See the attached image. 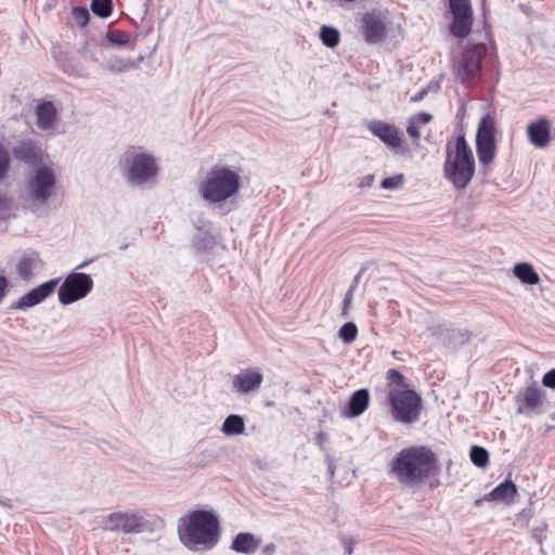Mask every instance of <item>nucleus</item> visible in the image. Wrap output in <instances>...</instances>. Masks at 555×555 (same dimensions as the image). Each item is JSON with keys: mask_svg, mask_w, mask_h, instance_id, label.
Wrapping results in <instances>:
<instances>
[{"mask_svg": "<svg viewBox=\"0 0 555 555\" xmlns=\"http://www.w3.org/2000/svg\"><path fill=\"white\" fill-rule=\"evenodd\" d=\"M436 470L435 453L422 446L402 449L392 459L389 474L401 486L415 488L423 485Z\"/></svg>", "mask_w": 555, "mask_h": 555, "instance_id": "f257e3e1", "label": "nucleus"}, {"mask_svg": "<svg viewBox=\"0 0 555 555\" xmlns=\"http://www.w3.org/2000/svg\"><path fill=\"white\" fill-rule=\"evenodd\" d=\"M178 534L181 543L191 551L211 550L219 541V520L211 512L194 511L179 519Z\"/></svg>", "mask_w": 555, "mask_h": 555, "instance_id": "f03ea898", "label": "nucleus"}, {"mask_svg": "<svg viewBox=\"0 0 555 555\" xmlns=\"http://www.w3.org/2000/svg\"><path fill=\"white\" fill-rule=\"evenodd\" d=\"M476 165L475 158L465 137L459 135L454 146L446 147V160L443 164L444 178L456 190H464L470 183Z\"/></svg>", "mask_w": 555, "mask_h": 555, "instance_id": "7ed1b4c3", "label": "nucleus"}, {"mask_svg": "<svg viewBox=\"0 0 555 555\" xmlns=\"http://www.w3.org/2000/svg\"><path fill=\"white\" fill-rule=\"evenodd\" d=\"M241 186L237 171L227 166L210 168L198 183L199 196L209 204H220L234 196Z\"/></svg>", "mask_w": 555, "mask_h": 555, "instance_id": "20e7f679", "label": "nucleus"}, {"mask_svg": "<svg viewBox=\"0 0 555 555\" xmlns=\"http://www.w3.org/2000/svg\"><path fill=\"white\" fill-rule=\"evenodd\" d=\"M162 520L144 509H128L111 513L104 519L103 528L111 532L143 533L153 531Z\"/></svg>", "mask_w": 555, "mask_h": 555, "instance_id": "39448f33", "label": "nucleus"}, {"mask_svg": "<svg viewBox=\"0 0 555 555\" xmlns=\"http://www.w3.org/2000/svg\"><path fill=\"white\" fill-rule=\"evenodd\" d=\"M125 177L128 182L141 185L154 179L158 171L156 158L141 147H131L122 156Z\"/></svg>", "mask_w": 555, "mask_h": 555, "instance_id": "423d86ee", "label": "nucleus"}, {"mask_svg": "<svg viewBox=\"0 0 555 555\" xmlns=\"http://www.w3.org/2000/svg\"><path fill=\"white\" fill-rule=\"evenodd\" d=\"M27 197L35 204L42 206L56 195L57 173L51 165H40L34 168L27 178Z\"/></svg>", "mask_w": 555, "mask_h": 555, "instance_id": "0eeeda50", "label": "nucleus"}, {"mask_svg": "<svg viewBox=\"0 0 555 555\" xmlns=\"http://www.w3.org/2000/svg\"><path fill=\"white\" fill-rule=\"evenodd\" d=\"M386 400L395 421L402 424H413L418 421L422 398L414 390H392L387 393Z\"/></svg>", "mask_w": 555, "mask_h": 555, "instance_id": "6e6552de", "label": "nucleus"}, {"mask_svg": "<svg viewBox=\"0 0 555 555\" xmlns=\"http://www.w3.org/2000/svg\"><path fill=\"white\" fill-rule=\"evenodd\" d=\"M487 55V46L476 43L468 47L455 65V76L464 85H472L482 69V60Z\"/></svg>", "mask_w": 555, "mask_h": 555, "instance_id": "1a4fd4ad", "label": "nucleus"}, {"mask_svg": "<svg viewBox=\"0 0 555 555\" xmlns=\"http://www.w3.org/2000/svg\"><path fill=\"white\" fill-rule=\"evenodd\" d=\"M495 119L492 115H485L477 128L476 152L485 175L495 155Z\"/></svg>", "mask_w": 555, "mask_h": 555, "instance_id": "9d476101", "label": "nucleus"}, {"mask_svg": "<svg viewBox=\"0 0 555 555\" xmlns=\"http://www.w3.org/2000/svg\"><path fill=\"white\" fill-rule=\"evenodd\" d=\"M92 287L93 281L89 274L73 272L65 278L59 288V300L62 305H70L85 298Z\"/></svg>", "mask_w": 555, "mask_h": 555, "instance_id": "9b49d317", "label": "nucleus"}, {"mask_svg": "<svg viewBox=\"0 0 555 555\" xmlns=\"http://www.w3.org/2000/svg\"><path fill=\"white\" fill-rule=\"evenodd\" d=\"M361 22L363 37L367 43H378L385 38L388 23L387 13L379 10H372L362 16Z\"/></svg>", "mask_w": 555, "mask_h": 555, "instance_id": "f8f14e48", "label": "nucleus"}, {"mask_svg": "<svg viewBox=\"0 0 555 555\" xmlns=\"http://www.w3.org/2000/svg\"><path fill=\"white\" fill-rule=\"evenodd\" d=\"M370 132L377 137L387 147L396 153L400 152L403 142V132L393 124L383 120H370L366 124Z\"/></svg>", "mask_w": 555, "mask_h": 555, "instance_id": "ddd939ff", "label": "nucleus"}, {"mask_svg": "<svg viewBox=\"0 0 555 555\" xmlns=\"http://www.w3.org/2000/svg\"><path fill=\"white\" fill-rule=\"evenodd\" d=\"M544 401V391L533 383L516 396L517 412L527 416L541 414L543 412Z\"/></svg>", "mask_w": 555, "mask_h": 555, "instance_id": "4468645a", "label": "nucleus"}, {"mask_svg": "<svg viewBox=\"0 0 555 555\" xmlns=\"http://www.w3.org/2000/svg\"><path fill=\"white\" fill-rule=\"evenodd\" d=\"M44 268L40 254L34 249L23 250L16 257L15 270L21 280L29 282Z\"/></svg>", "mask_w": 555, "mask_h": 555, "instance_id": "2eb2a0df", "label": "nucleus"}, {"mask_svg": "<svg viewBox=\"0 0 555 555\" xmlns=\"http://www.w3.org/2000/svg\"><path fill=\"white\" fill-rule=\"evenodd\" d=\"M59 282V279H53L42 283L22 296L17 301L13 302L11 308L15 310H26L42 302L54 293Z\"/></svg>", "mask_w": 555, "mask_h": 555, "instance_id": "dca6fc26", "label": "nucleus"}, {"mask_svg": "<svg viewBox=\"0 0 555 555\" xmlns=\"http://www.w3.org/2000/svg\"><path fill=\"white\" fill-rule=\"evenodd\" d=\"M196 232L192 236L191 249L196 256H203L210 253L217 240L212 233V224L209 221H202L201 224H195Z\"/></svg>", "mask_w": 555, "mask_h": 555, "instance_id": "f3484780", "label": "nucleus"}, {"mask_svg": "<svg viewBox=\"0 0 555 555\" xmlns=\"http://www.w3.org/2000/svg\"><path fill=\"white\" fill-rule=\"evenodd\" d=\"M263 382V375L253 369L241 371L233 377L232 389L240 395H247L259 390Z\"/></svg>", "mask_w": 555, "mask_h": 555, "instance_id": "a211bd4d", "label": "nucleus"}, {"mask_svg": "<svg viewBox=\"0 0 555 555\" xmlns=\"http://www.w3.org/2000/svg\"><path fill=\"white\" fill-rule=\"evenodd\" d=\"M13 154L16 159L29 165H42V151L33 140H23L13 147Z\"/></svg>", "mask_w": 555, "mask_h": 555, "instance_id": "6ab92c4d", "label": "nucleus"}, {"mask_svg": "<svg viewBox=\"0 0 555 555\" xmlns=\"http://www.w3.org/2000/svg\"><path fill=\"white\" fill-rule=\"evenodd\" d=\"M530 142L537 147H545L551 140V122L547 118L541 117L531 122L527 128Z\"/></svg>", "mask_w": 555, "mask_h": 555, "instance_id": "aec40b11", "label": "nucleus"}, {"mask_svg": "<svg viewBox=\"0 0 555 555\" xmlns=\"http://www.w3.org/2000/svg\"><path fill=\"white\" fill-rule=\"evenodd\" d=\"M369 403V390L365 388L358 389L350 397L347 408L341 411V415L350 418L357 417L366 411Z\"/></svg>", "mask_w": 555, "mask_h": 555, "instance_id": "412c9836", "label": "nucleus"}, {"mask_svg": "<svg viewBox=\"0 0 555 555\" xmlns=\"http://www.w3.org/2000/svg\"><path fill=\"white\" fill-rule=\"evenodd\" d=\"M260 545V540L254 534L248 532L237 533L233 541L231 548L236 553L254 554Z\"/></svg>", "mask_w": 555, "mask_h": 555, "instance_id": "4be33fe9", "label": "nucleus"}, {"mask_svg": "<svg viewBox=\"0 0 555 555\" xmlns=\"http://www.w3.org/2000/svg\"><path fill=\"white\" fill-rule=\"evenodd\" d=\"M516 486L512 480H505L485 495L487 501L511 503L516 494Z\"/></svg>", "mask_w": 555, "mask_h": 555, "instance_id": "5701e85b", "label": "nucleus"}, {"mask_svg": "<svg viewBox=\"0 0 555 555\" xmlns=\"http://www.w3.org/2000/svg\"><path fill=\"white\" fill-rule=\"evenodd\" d=\"M37 126L40 129L49 130L53 127L56 109L52 102H43L36 108Z\"/></svg>", "mask_w": 555, "mask_h": 555, "instance_id": "b1692460", "label": "nucleus"}, {"mask_svg": "<svg viewBox=\"0 0 555 555\" xmlns=\"http://www.w3.org/2000/svg\"><path fill=\"white\" fill-rule=\"evenodd\" d=\"M433 119L429 113H418L409 118L406 132L413 140L415 145H418L421 139V127L427 125Z\"/></svg>", "mask_w": 555, "mask_h": 555, "instance_id": "393cba45", "label": "nucleus"}, {"mask_svg": "<svg viewBox=\"0 0 555 555\" xmlns=\"http://www.w3.org/2000/svg\"><path fill=\"white\" fill-rule=\"evenodd\" d=\"M513 272L515 276L524 284L535 285L540 282L539 274L534 271L530 263H517L515 264Z\"/></svg>", "mask_w": 555, "mask_h": 555, "instance_id": "a878e982", "label": "nucleus"}, {"mask_svg": "<svg viewBox=\"0 0 555 555\" xmlns=\"http://www.w3.org/2000/svg\"><path fill=\"white\" fill-rule=\"evenodd\" d=\"M473 26V15L453 16L450 31L456 38H465L469 35Z\"/></svg>", "mask_w": 555, "mask_h": 555, "instance_id": "bb28decb", "label": "nucleus"}, {"mask_svg": "<svg viewBox=\"0 0 555 555\" xmlns=\"http://www.w3.org/2000/svg\"><path fill=\"white\" fill-rule=\"evenodd\" d=\"M221 431L225 436H237L245 431V422L241 415L230 414L222 423Z\"/></svg>", "mask_w": 555, "mask_h": 555, "instance_id": "cd10ccee", "label": "nucleus"}, {"mask_svg": "<svg viewBox=\"0 0 555 555\" xmlns=\"http://www.w3.org/2000/svg\"><path fill=\"white\" fill-rule=\"evenodd\" d=\"M138 63L139 62L131 59L113 56L107 61L106 67L112 74L119 75L135 68Z\"/></svg>", "mask_w": 555, "mask_h": 555, "instance_id": "c85d7f7f", "label": "nucleus"}, {"mask_svg": "<svg viewBox=\"0 0 555 555\" xmlns=\"http://www.w3.org/2000/svg\"><path fill=\"white\" fill-rule=\"evenodd\" d=\"M387 393L392 390H406L409 389L405 384L404 376L396 369H390L387 371Z\"/></svg>", "mask_w": 555, "mask_h": 555, "instance_id": "c756f323", "label": "nucleus"}, {"mask_svg": "<svg viewBox=\"0 0 555 555\" xmlns=\"http://www.w3.org/2000/svg\"><path fill=\"white\" fill-rule=\"evenodd\" d=\"M320 39L325 47L333 49L339 44L340 34L335 27L323 25L320 29Z\"/></svg>", "mask_w": 555, "mask_h": 555, "instance_id": "7c9ffc66", "label": "nucleus"}, {"mask_svg": "<svg viewBox=\"0 0 555 555\" xmlns=\"http://www.w3.org/2000/svg\"><path fill=\"white\" fill-rule=\"evenodd\" d=\"M453 16L473 15L470 0H449Z\"/></svg>", "mask_w": 555, "mask_h": 555, "instance_id": "2f4dec72", "label": "nucleus"}, {"mask_svg": "<svg viewBox=\"0 0 555 555\" xmlns=\"http://www.w3.org/2000/svg\"><path fill=\"white\" fill-rule=\"evenodd\" d=\"M91 10L100 17H107L112 14L113 2L112 0H92Z\"/></svg>", "mask_w": 555, "mask_h": 555, "instance_id": "473e14b6", "label": "nucleus"}, {"mask_svg": "<svg viewBox=\"0 0 555 555\" xmlns=\"http://www.w3.org/2000/svg\"><path fill=\"white\" fill-rule=\"evenodd\" d=\"M469 456L472 462L478 467H483L489 460L488 451L485 448L478 446H474L470 449Z\"/></svg>", "mask_w": 555, "mask_h": 555, "instance_id": "72a5a7b5", "label": "nucleus"}, {"mask_svg": "<svg viewBox=\"0 0 555 555\" xmlns=\"http://www.w3.org/2000/svg\"><path fill=\"white\" fill-rule=\"evenodd\" d=\"M357 335H358V328H357V325L352 322L345 323L339 330V338L345 344L352 343L357 338Z\"/></svg>", "mask_w": 555, "mask_h": 555, "instance_id": "f704fd0d", "label": "nucleus"}, {"mask_svg": "<svg viewBox=\"0 0 555 555\" xmlns=\"http://www.w3.org/2000/svg\"><path fill=\"white\" fill-rule=\"evenodd\" d=\"M106 39L116 46L124 47L130 42V36L120 30H111L106 33Z\"/></svg>", "mask_w": 555, "mask_h": 555, "instance_id": "c9c22d12", "label": "nucleus"}, {"mask_svg": "<svg viewBox=\"0 0 555 555\" xmlns=\"http://www.w3.org/2000/svg\"><path fill=\"white\" fill-rule=\"evenodd\" d=\"M470 337V334L467 330L464 328H452L450 330L449 344L456 346L462 345L467 341Z\"/></svg>", "mask_w": 555, "mask_h": 555, "instance_id": "e433bc0d", "label": "nucleus"}, {"mask_svg": "<svg viewBox=\"0 0 555 555\" xmlns=\"http://www.w3.org/2000/svg\"><path fill=\"white\" fill-rule=\"evenodd\" d=\"M90 13L85 7H76L73 9V18L77 26L83 27L89 22Z\"/></svg>", "mask_w": 555, "mask_h": 555, "instance_id": "4c0bfd02", "label": "nucleus"}, {"mask_svg": "<svg viewBox=\"0 0 555 555\" xmlns=\"http://www.w3.org/2000/svg\"><path fill=\"white\" fill-rule=\"evenodd\" d=\"M404 176L402 173L385 178L382 181V188L385 190H397L403 185Z\"/></svg>", "mask_w": 555, "mask_h": 555, "instance_id": "58836bf2", "label": "nucleus"}, {"mask_svg": "<svg viewBox=\"0 0 555 555\" xmlns=\"http://www.w3.org/2000/svg\"><path fill=\"white\" fill-rule=\"evenodd\" d=\"M10 168V154L9 151L0 144V181L7 176Z\"/></svg>", "mask_w": 555, "mask_h": 555, "instance_id": "ea45409f", "label": "nucleus"}, {"mask_svg": "<svg viewBox=\"0 0 555 555\" xmlns=\"http://www.w3.org/2000/svg\"><path fill=\"white\" fill-rule=\"evenodd\" d=\"M542 383L545 387L555 389V369H552L551 371L544 374Z\"/></svg>", "mask_w": 555, "mask_h": 555, "instance_id": "a19ab883", "label": "nucleus"}, {"mask_svg": "<svg viewBox=\"0 0 555 555\" xmlns=\"http://www.w3.org/2000/svg\"><path fill=\"white\" fill-rule=\"evenodd\" d=\"M373 181H374V176L366 175L363 178H361V180L359 182V188H369L372 185Z\"/></svg>", "mask_w": 555, "mask_h": 555, "instance_id": "79ce46f5", "label": "nucleus"}, {"mask_svg": "<svg viewBox=\"0 0 555 555\" xmlns=\"http://www.w3.org/2000/svg\"><path fill=\"white\" fill-rule=\"evenodd\" d=\"M364 268H361L360 271L357 273V275L353 278L352 284L349 289L354 291L360 282L361 275L364 272Z\"/></svg>", "mask_w": 555, "mask_h": 555, "instance_id": "37998d69", "label": "nucleus"}, {"mask_svg": "<svg viewBox=\"0 0 555 555\" xmlns=\"http://www.w3.org/2000/svg\"><path fill=\"white\" fill-rule=\"evenodd\" d=\"M352 293L353 291L349 289L347 292V294L345 295V298H344V309L346 310L349 305L351 304V300H352Z\"/></svg>", "mask_w": 555, "mask_h": 555, "instance_id": "c03bdc74", "label": "nucleus"}, {"mask_svg": "<svg viewBox=\"0 0 555 555\" xmlns=\"http://www.w3.org/2000/svg\"><path fill=\"white\" fill-rule=\"evenodd\" d=\"M317 441L319 444H324L327 442V435L323 431H320L317 434V437H315Z\"/></svg>", "mask_w": 555, "mask_h": 555, "instance_id": "a18cd8bd", "label": "nucleus"}, {"mask_svg": "<svg viewBox=\"0 0 555 555\" xmlns=\"http://www.w3.org/2000/svg\"><path fill=\"white\" fill-rule=\"evenodd\" d=\"M275 551V546L274 544H268L263 547L262 552L266 554V555H272Z\"/></svg>", "mask_w": 555, "mask_h": 555, "instance_id": "49530a36", "label": "nucleus"}, {"mask_svg": "<svg viewBox=\"0 0 555 555\" xmlns=\"http://www.w3.org/2000/svg\"><path fill=\"white\" fill-rule=\"evenodd\" d=\"M425 94H426V90H423V91L418 92L417 94H415L412 98V101H414V102L420 101L424 98Z\"/></svg>", "mask_w": 555, "mask_h": 555, "instance_id": "de8ad7c7", "label": "nucleus"}, {"mask_svg": "<svg viewBox=\"0 0 555 555\" xmlns=\"http://www.w3.org/2000/svg\"><path fill=\"white\" fill-rule=\"evenodd\" d=\"M8 207V199L3 196H0V210L5 209Z\"/></svg>", "mask_w": 555, "mask_h": 555, "instance_id": "09e8293b", "label": "nucleus"}, {"mask_svg": "<svg viewBox=\"0 0 555 555\" xmlns=\"http://www.w3.org/2000/svg\"><path fill=\"white\" fill-rule=\"evenodd\" d=\"M345 551L348 555H351L352 552H353V547L351 545V543H345Z\"/></svg>", "mask_w": 555, "mask_h": 555, "instance_id": "8fccbe9b", "label": "nucleus"}, {"mask_svg": "<svg viewBox=\"0 0 555 555\" xmlns=\"http://www.w3.org/2000/svg\"><path fill=\"white\" fill-rule=\"evenodd\" d=\"M485 501H487V500L485 499V496H482V498H480V499H477V500L475 501V506L480 507V506H481V504H482Z\"/></svg>", "mask_w": 555, "mask_h": 555, "instance_id": "3c124183", "label": "nucleus"}]
</instances>
